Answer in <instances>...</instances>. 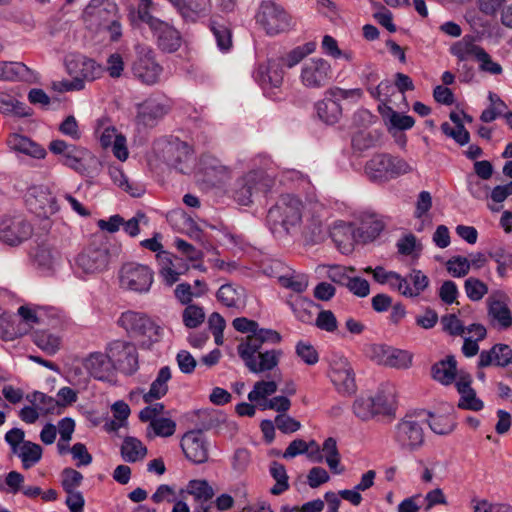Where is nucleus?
Listing matches in <instances>:
<instances>
[{
  "instance_id": "61",
  "label": "nucleus",
  "mask_w": 512,
  "mask_h": 512,
  "mask_svg": "<svg viewBox=\"0 0 512 512\" xmlns=\"http://www.w3.org/2000/svg\"><path fill=\"white\" fill-rule=\"evenodd\" d=\"M149 428L155 436L169 437L175 433L176 423L170 418L161 417L149 422Z\"/></svg>"
},
{
  "instance_id": "29",
  "label": "nucleus",
  "mask_w": 512,
  "mask_h": 512,
  "mask_svg": "<svg viewBox=\"0 0 512 512\" xmlns=\"http://www.w3.org/2000/svg\"><path fill=\"white\" fill-rule=\"evenodd\" d=\"M330 237L342 253H349L353 249L356 229L353 224L336 221L330 228Z\"/></svg>"
},
{
  "instance_id": "13",
  "label": "nucleus",
  "mask_w": 512,
  "mask_h": 512,
  "mask_svg": "<svg viewBox=\"0 0 512 512\" xmlns=\"http://www.w3.org/2000/svg\"><path fill=\"white\" fill-rule=\"evenodd\" d=\"M108 358L117 370L132 375L138 370V353L134 344L124 340H114L107 344Z\"/></svg>"
},
{
  "instance_id": "35",
  "label": "nucleus",
  "mask_w": 512,
  "mask_h": 512,
  "mask_svg": "<svg viewBox=\"0 0 512 512\" xmlns=\"http://www.w3.org/2000/svg\"><path fill=\"white\" fill-rule=\"evenodd\" d=\"M8 144L11 149L36 159H43L47 155L46 150L40 144L21 134H11Z\"/></svg>"
},
{
  "instance_id": "34",
  "label": "nucleus",
  "mask_w": 512,
  "mask_h": 512,
  "mask_svg": "<svg viewBox=\"0 0 512 512\" xmlns=\"http://www.w3.org/2000/svg\"><path fill=\"white\" fill-rule=\"evenodd\" d=\"M483 49L484 48L476 44L473 36L465 35L450 46L449 52L461 62L470 59H474L476 61Z\"/></svg>"
},
{
  "instance_id": "9",
  "label": "nucleus",
  "mask_w": 512,
  "mask_h": 512,
  "mask_svg": "<svg viewBox=\"0 0 512 512\" xmlns=\"http://www.w3.org/2000/svg\"><path fill=\"white\" fill-rule=\"evenodd\" d=\"M153 282L154 273L147 265L129 262L125 263L119 271L120 287L127 291L148 293Z\"/></svg>"
},
{
  "instance_id": "27",
  "label": "nucleus",
  "mask_w": 512,
  "mask_h": 512,
  "mask_svg": "<svg viewBox=\"0 0 512 512\" xmlns=\"http://www.w3.org/2000/svg\"><path fill=\"white\" fill-rule=\"evenodd\" d=\"M116 9L110 0H91L84 10V17L92 24L102 26L113 19Z\"/></svg>"
},
{
  "instance_id": "43",
  "label": "nucleus",
  "mask_w": 512,
  "mask_h": 512,
  "mask_svg": "<svg viewBox=\"0 0 512 512\" xmlns=\"http://www.w3.org/2000/svg\"><path fill=\"white\" fill-rule=\"evenodd\" d=\"M316 50L315 42H307L303 45L297 46L290 50L285 56L281 57L279 62H281L282 66H286L287 68H293L297 64L301 63V61L307 57L308 55L314 53Z\"/></svg>"
},
{
  "instance_id": "41",
  "label": "nucleus",
  "mask_w": 512,
  "mask_h": 512,
  "mask_svg": "<svg viewBox=\"0 0 512 512\" xmlns=\"http://www.w3.org/2000/svg\"><path fill=\"white\" fill-rule=\"evenodd\" d=\"M299 233L305 241L318 243L324 237V223L319 215L312 214L306 219V223L301 227Z\"/></svg>"
},
{
  "instance_id": "31",
  "label": "nucleus",
  "mask_w": 512,
  "mask_h": 512,
  "mask_svg": "<svg viewBox=\"0 0 512 512\" xmlns=\"http://www.w3.org/2000/svg\"><path fill=\"white\" fill-rule=\"evenodd\" d=\"M457 374V361L453 355L446 356L431 367V377L444 386L454 383Z\"/></svg>"
},
{
  "instance_id": "54",
  "label": "nucleus",
  "mask_w": 512,
  "mask_h": 512,
  "mask_svg": "<svg viewBox=\"0 0 512 512\" xmlns=\"http://www.w3.org/2000/svg\"><path fill=\"white\" fill-rule=\"evenodd\" d=\"M187 492L193 495L195 500L203 502H209L214 496V490L206 480H191Z\"/></svg>"
},
{
  "instance_id": "40",
  "label": "nucleus",
  "mask_w": 512,
  "mask_h": 512,
  "mask_svg": "<svg viewBox=\"0 0 512 512\" xmlns=\"http://www.w3.org/2000/svg\"><path fill=\"white\" fill-rule=\"evenodd\" d=\"M42 453L43 450L39 444L27 441L13 454L20 458L22 467L27 470L35 466L41 460Z\"/></svg>"
},
{
  "instance_id": "48",
  "label": "nucleus",
  "mask_w": 512,
  "mask_h": 512,
  "mask_svg": "<svg viewBox=\"0 0 512 512\" xmlns=\"http://www.w3.org/2000/svg\"><path fill=\"white\" fill-rule=\"evenodd\" d=\"M217 299L227 307H236L242 300L243 289L224 284L217 291Z\"/></svg>"
},
{
  "instance_id": "53",
  "label": "nucleus",
  "mask_w": 512,
  "mask_h": 512,
  "mask_svg": "<svg viewBox=\"0 0 512 512\" xmlns=\"http://www.w3.org/2000/svg\"><path fill=\"white\" fill-rule=\"evenodd\" d=\"M95 134L99 138L103 148L111 147L114 140L118 137L117 130L109 123L106 118L99 119L95 127Z\"/></svg>"
},
{
  "instance_id": "64",
  "label": "nucleus",
  "mask_w": 512,
  "mask_h": 512,
  "mask_svg": "<svg viewBox=\"0 0 512 512\" xmlns=\"http://www.w3.org/2000/svg\"><path fill=\"white\" fill-rule=\"evenodd\" d=\"M82 481L83 475L73 468H65L61 473V485L65 492L76 491Z\"/></svg>"
},
{
  "instance_id": "18",
  "label": "nucleus",
  "mask_w": 512,
  "mask_h": 512,
  "mask_svg": "<svg viewBox=\"0 0 512 512\" xmlns=\"http://www.w3.org/2000/svg\"><path fill=\"white\" fill-rule=\"evenodd\" d=\"M487 317L490 325L494 328L506 330L512 326L509 298L504 292H493L487 298Z\"/></svg>"
},
{
  "instance_id": "38",
  "label": "nucleus",
  "mask_w": 512,
  "mask_h": 512,
  "mask_svg": "<svg viewBox=\"0 0 512 512\" xmlns=\"http://www.w3.org/2000/svg\"><path fill=\"white\" fill-rule=\"evenodd\" d=\"M366 274H371L375 282L380 285H388L390 289L399 292L401 289L402 276L395 271H388L382 266L375 268L367 266L363 269Z\"/></svg>"
},
{
  "instance_id": "50",
  "label": "nucleus",
  "mask_w": 512,
  "mask_h": 512,
  "mask_svg": "<svg viewBox=\"0 0 512 512\" xmlns=\"http://www.w3.org/2000/svg\"><path fill=\"white\" fill-rule=\"evenodd\" d=\"M33 341L37 347L49 355L55 354L60 348V338L47 331L36 332Z\"/></svg>"
},
{
  "instance_id": "58",
  "label": "nucleus",
  "mask_w": 512,
  "mask_h": 512,
  "mask_svg": "<svg viewBox=\"0 0 512 512\" xmlns=\"http://www.w3.org/2000/svg\"><path fill=\"white\" fill-rule=\"evenodd\" d=\"M277 391V384L275 381H258L254 384L253 389L248 394V399L251 402L264 399L267 396L274 394Z\"/></svg>"
},
{
  "instance_id": "6",
  "label": "nucleus",
  "mask_w": 512,
  "mask_h": 512,
  "mask_svg": "<svg viewBox=\"0 0 512 512\" xmlns=\"http://www.w3.org/2000/svg\"><path fill=\"white\" fill-rule=\"evenodd\" d=\"M362 90L359 88L343 89L332 87L326 90L324 98L317 102L316 111L318 117L327 124L337 123L342 116V100H359L362 96Z\"/></svg>"
},
{
  "instance_id": "56",
  "label": "nucleus",
  "mask_w": 512,
  "mask_h": 512,
  "mask_svg": "<svg viewBox=\"0 0 512 512\" xmlns=\"http://www.w3.org/2000/svg\"><path fill=\"white\" fill-rule=\"evenodd\" d=\"M464 288L467 297L471 301H480L488 293V286L474 277L465 280Z\"/></svg>"
},
{
  "instance_id": "42",
  "label": "nucleus",
  "mask_w": 512,
  "mask_h": 512,
  "mask_svg": "<svg viewBox=\"0 0 512 512\" xmlns=\"http://www.w3.org/2000/svg\"><path fill=\"white\" fill-rule=\"evenodd\" d=\"M147 454L143 443L135 437H126L121 446V456L126 462L134 463L142 460Z\"/></svg>"
},
{
  "instance_id": "2",
  "label": "nucleus",
  "mask_w": 512,
  "mask_h": 512,
  "mask_svg": "<svg viewBox=\"0 0 512 512\" xmlns=\"http://www.w3.org/2000/svg\"><path fill=\"white\" fill-rule=\"evenodd\" d=\"M305 205L291 194L281 195L268 210L266 224L276 239H287L299 234L303 224Z\"/></svg>"
},
{
  "instance_id": "30",
  "label": "nucleus",
  "mask_w": 512,
  "mask_h": 512,
  "mask_svg": "<svg viewBox=\"0 0 512 512\" xmlns=\"http://www.w3.org/2000/svg\"><path fill=\"white\" fill-rule=\"evenodd\" d=\"M375 352L380 355L379 363L397 369H407L412 364V354L393 347L377 346Z\"/></svg>"
},
{
  "instance_id": "22",
  "label": "nucleus",
  "mask_w": 512,
  "mask_h": 512,
  "mask_svg": "<svg viewBox=\"0 0 512 512\" xmlns=\"http://www.w3.org/2000/svg\"><path fill=\"white\" fill-rule=\"evenodd\" d=\"M167 101L150 97L137 104L136 121L145 127H154L169 111Z\"/></svg>"
},
{
  "instance_id": "16",
  "label": "nucleus",
  "mask_w": 512,
  "mask_h": 512,
  "mask_svg": "<svg viewBox=\"0 0 512 512\" xmlns=\"http://www.w3.org/2000/svg\"><path fill=\"white\" fill-rule=\"evenodd\" d=\"M328 376L341 395L350 396L356 392L355 374L345 357L339 355L332 357Z\"/></svg>"
},
{
  "instance_id": "20",
  "label": "nucleus",
  "mask_w": 512,
  "mask_h": 512,
  "mask_svg": "<svg viewBox=\"0 0 512 512\" xmlns=\"http://www.w3.org/2000/svg\"><path fill=\"white\" fill-rule=\"evenodd\" d=\"M67 73L81 80L85 84L86 81L92 82L99 79L104 72V68L95 60L87 58L83 55H72L66 60Z\"/></svg>"
},
{
  "instance_id": "4",
  "label": "nucleus",
  "mask_w": 512,
  "mask_h": 512,
  "mask_svg": "<svg viewBox=\"0 0 512 512\" xmlns=\"http://www.w3.org/2000/svg\"><path fill=\"white\" fill-rule=\"evenodd\" d=\"M155 156L169 167L181 173H188L191 169V147L178 138H160L153 143Z\"/></svg>"
},
{
  "instance_id": "57",
  "label": "nucleus",
  "mask_w": 512,
  "mask_h": 512,
  "mask_svg": "<svg viewBox=\"0 0 512 512\" xmlns=\"http://www.w3.org/2000/svg\"><path fill=\"white\" fill-rule=\"evenodd\" d=\"M202 169L207 175L222 178L229 174V169L212 156L205 155L201 158Z\"/></svg>"
},
{
  "instance_id": "7",
  "label": "nucleus",
  "mask_w": 512,
  "mask_h": 512,
  "mask_svg": "<svg viewBox=\"0 0 512 512\" xmlns=\"http://www.w3.org/2000/svg\"><path fill=\"white\" fill-rule=\"evenodd\" d=\"M256 22L267 35L274 36L289 31L294 22L282 6L273 1H263L256 14Z\"/></svg>"
},
{
  "instance_id": "28",
  "label": "nucleus",
  "mask_w": 512,
  "mask_h": 512,
  "mask_svg": "<svg viewBox=\"0 0 512 512\" xmlns=\"http://www.w3.org/2000/svg\"><path fill=\"white\" fill-rule=\"evenodd\" d=\"M159 49L166 53L177 51L182 43L180 32L171 24L163 21L152 31Z\"/></svg>"
},
{
  "instance_id": "46",
  "label": "nucleus",
  "mask_w": 512,
  "mask_h": 512,
  "mask_svg": "<svg viewBox=\"0 0 512 512\" xmlns=\"http://www.w3.org/2000/svg\"><path fill=\"white\" fill-rule=\"evenodd\" d=\"M211 9V0H188L184 13V21L195 23L206 17Z\"/></svg>"
},
{
  "instance_id": "47",
  "label": "nucleus",
  "mask_w": 512,
  "mask_h": 512,
  "mask_svg": "<svg viewBox=\"0 0 512 512\" xmlns=\"http://www.w3.org/2000/svg\"><path fill=\"white\" fill-rule=\"evenodd\" d=\"M322 452L325 453V461L330 470L334 474H342L345 469L340 465V454L334 438L329 437L324 441Z\"/></svg>"
},
{
  "instance_id": "15",
  "label": "nucleus",
  "mask_w": 512,
  "mask_h": 512,
  "mask_svg": "<svg viewBox=\"0 0 512 512\" xmlns=\"http://www.w3.org/2000/svg\"><path fill=\"white\" fill-rule=\"evenodd\" d=\"M25 202L28 209L41 218H49L59 210L56 196L44 185L29 188Z\"/></svg>"
},
{
  "instance_id": "8",
  "label": "nucleus",
  "mask_w": 512,
  "mask_h": 512,
  "mask_svg": "<svg viewBox=\"0 0 512 512\" xmlns=\"http://www.w3.org/2000/svg\"><path fill=\"white\" fill-rule=\"evenodd\" d=\"M299 82L308 90L325 88L333 79L330 62L322 57H312L301 64Z\"/></svg>"
},
{
  "instance_id": "63",
  "label": "nucleus",
  "mask_w": 512,
  "mask_h": 512,
  "mask_svg": "<svg viewBox=\"0 0 512 512\" xmlns=\"http://www.w3.org/2000/svg\"><path fill=\"white\" fill-rule=\"evenodd\" d=\"M476 62L478 63L479 71L482 73L500 75L503 72L501 64L494 61L492 57L485 51V49H483L480 55L477 57Z\"/></svg>"
},
{
  "instance_id": "44",
  "label": "nucleus",
  "mask_w": 512,
  "mask_h": 512,
  "mask_svg": "<svg viewBox=\"0 0 512 512\" xmlns=\"http://www.w3.org/2000/svg\"><path fill=\"white\" fill-rule=\"evenodd\" d=\"M287 303L298 320L303 323H310L312 321L313 315L310 311V308L314 304L311 300L297 295L290 296L287 300Z\"/></svg>"
},
{
  "instance_id": "19",
  "label": "nucleus",
  "mask_w": 512,
  "mask_h": 512,
  "mask_svg": "<svg viewBox=\"0 0 512 512\" xmlns=\"http://www.w3.org/2000/svg\"><path fill=\"white\" fill-rule=\"evenodd\" d=\"M32 235V226L22 216L3 218L0 222V240L10 246H17Z\"/></svg>"
},
{
  "instance_id": "32",
  "label": "nucleus",
  "mask_w": 512,
  "mask_h": 512,
  "mask_svg": "<svg viewBox=\"0 0 512 512\" xmlns=\"http://www.w3.org/2000/svg\"><path fill=\"white\" fill-rule=\"evenodd\" d=\"M429 278L418 269H413L408 277L402 276L399 293L407 298H416L429 286Z\"/></svg>"
},
{
  "instance_id": "3",
  "label": "nucleus",
  "mask_w": 512,
  "mask_h": 512,
  "mask_svg": "<svg viewBox=\"0 0 512 512\" xmlns=\"http://www.w3.org/2000/svg\"><path fill=\"white\" fill-rule=\"evenodd\" d=\"M273 180L262 169H252L236 179L232 194L234 200L248 206L271 189Z\"/></svg>"
},
{
  "instance_id": "62",
  "label": "nucleus",
  "mask_w": 512,
  "mask_h": 512,
  "mask_svg": "<svg viewBox=\"0 0 512 512\" xmlns=\"http://www.w3.org/2000/svg\"><path fill=\"white\" fill-rule=\"evenodd\" d=\"M446 269L453 277H464L470 271V261L463 256H454L446 262Z\"/></svg>"
},
{
  "instance_id": "55",
  "label": "nucleus",
  "mask_w": 512,
  "mask_h": 512,
  "mask_svg": "<svg viewBox=\"0 0 512 512\" xmlns=\"http://www.w3.org/2000/svg\"><path fill=\"white\" fill-rule=\"evenodd\" d=\"M210 28L216 39L218 47L222 51L229 50L232 44L230 30L224 24H221L214 19L210 22Z\"/></svg>"
},
{
  "instance_id": "24",
  "label": "nucleus",
  "mask_w": 512,
  "mask_h": 512,
  "mask_svg": "<svg viewBox=\"0 0 512 512\" xmlns=\"http://www.w3.org/2000/svg\"><path fill=\"white\" fill-rule=\"evenodd\" d=\"M253 77L262 88L280 87L284 77L283 66L279 60L271 59L266 64H259Z\"/></svg>"
},
{
  "instance_id": "52",
  "label": "nucleus",
  "mask_w": 512,
  "mask_h": 512,
  "mask_svg": "<svg viewBox=\"0 0 512 512\" xmlns=\"http://www.w3.org/2000/svg\"><path fill=\"white\" fill-rule=\"evenodd\" d=\"M204 309L196 304H189L182 312V322L188 329L198 328L205 320Z\"/></svg>"
},
{
  "instance_id": "37",
  "label": "nucleus",
  "mask_w": 512,
  "mask_h": 512,
  "mask_svg": "<svg viewBox=\"0 0 512 512\" xmlns=\"http://www.w3.org/2000/svg\"><path fill=\"white\" fill-rule=\"evenodd\" d=\"M18 314L27 325L32 327L36 324L45 323L46 318L54 316L55 310L38 305H22L18 308Z\"/></svg>"
},
{
  "instance_id": "59",
  "label": "nucleus",
  "mask_w": 512,
  "mask_h": 512,
  "mask_svg": "<svg viewBox=\"0 0 512 512\" xmlns=\"http://www.w3.org/2000/svg\"><path fill=\"white\" fill-rule=\"evenodd\" d=\"M279 283L284 288L296 293L304 292L308 287V277L304 274H292L291 276L279 277Z\"/></svg>"
},
{
  "instance_id": "21",
  "label": "nucleus",
  "mask_w": 512,
  "mask_h": 512,
  "mask_svg": "<svg viewBox=\"0 0 512 512\" xmlns=\"http://www.w3.org/2000/svg\"><path fill=\"white\" fill-rule=\"evenodd\" d=\"M156 258L159 276L167 286L175 284L179 280L180 275L188 270V265L185 261L170 252L160 251L156 254Z\"/></svg>"
},
{
  "instance_id": "11",
  "label": "nucleus",
  "mask_w": 512,
  "mask_h": 512,
  "mask_svg": "<svg viewBox=\"0 0 512 512\" xmlns=\"http://www.w3.org/2000/svg\"><path fill=\"white\" fill-rule=\"evenodd\" d=\"M49 151L58 156V162L77 173L83 174L86 170V161L90 152L75 144L68 143L62 139H54L49 143Z\"/></svg>"
},
{
  "instance_id": "45",
  "label": "nucleus",
  "mask_w": 512,
  "mask_h": 512,
  "mask_svg": "<svg viewBox=\"0 0 512 512\" xmlns=\"http://www.w3.org/2000/svg\"><path fill=\"white\" fill-rule=\"evenodd\" d=\"M488 99L490 105L482 111L480 116L481 121L485 123L492 122L500 116L504 117L508 112L507 105L496 93L489 92Z\"/></svg>"
},
{
  "instance_id": "23",
  "label": "nucleus",
  "mask_w": 512,
  "mask_h": 512,
  "mask_svg": "<svg viewBox=\"0 0 512 512\" xmlns=\"http://www.w3.org/2000/svg\"><path fill=\"white\" fill-rule=\"evenodd\" d=\"M182 450L190 461L201 464L208 459V447L201 432L190 431L181 440Z\"/></svg>"
},
{
  "instance_id": "25",
  "label": "nucleus",
  "mask_w": 512,
  "mask_h": 512,
  "mask_svg": "<svg viewBox=\"0 0 512 512\" xmlns=\"http://www.w3.org/2000/svg\"><path fill=\"white\" fill-rule=\"evenodd\" d=\"M83 366L92 377L101 381L108 380L116 369L107 352L90 353L84 359Z\"/></svg>"
},
{
  "instance_id": "14",
  "label": "nucleus",
  "mask_w": 512,
  "mask_h": 512,
  "mask_svg": "<svg viewBox=\"0 0 512 512\" xmlns=\"http://www.w3.org/2000/svg\"><path fill=\"white\" fill-rule=\"evenodd\" d=\"M109 263V251L105 246L90 245L74 261V271L78 275H90L104 271Z\"/></svg>"
},
{
  "instance_id": "60",
  "label": "nucleus",
  "mask_w": 512,
  "mask_h": 512,
  "mask_svg": "<svg viewBox=\"0 0 512 512\" xmlns=\"http://www.w3.org/2000/svg\"><path fill=\"white\" fill-rule=\"evenodd\" d=\"M175 298L182 304V305H189L192 304V300L194 297L198 298L203 296V289L199 290H193V287L191 284L184 282L180 283L176 286L174 290Z\"/></svg>"
},
{
  "instance_id": "10",
  "label": "nucleus",
  "mask_w": 512,
  "mask_h": 512,
  "mask_svg": "<svg viewBox=\"0 0 512 512\" xmlns=\"http://www.w3.org/2000/svg\"><path fill=\"white\" fill-rule=\"evenodd\" d=\"M163 67L156 61L152 48L145 45L136 46V59L132 65V73L141 83L155 85L160 81Z\"/></svg>"
},
{
  "instance_id": "5",
  "label": "nucleus",
  "mask_w": 512,
  "mask_h": 512,
  "mask_svg": "<svg viewBox=\"0 0 512 512\" xmlns=\"http://www.w3.org/2000/svg\"><path fill=\"white\" fill-rule=\"evenodd\" d=\"M412 171V167L402 158L389 154H377L365 165V173L373 182H386Z\"/></svg>"
},
{
  "instance_id": "36",
  "label": "nucleus",
  "mask_w": 512,
  "mask_h": 512,
  "mask_svg": "<svg viewBox=\"0 0 512 512\" xmlns=\"http://www.w3.org/2000/svg\"><path fill=\"white\" fill-rule=\"evenodd\" d=\"M171 379V370L168 366L162 367L156 379L151 383L148 392L143 393V400L145 403H151L153 400H158L164 397L168 391V382Z\"/></svg>"
},
{
  "instance_id": "33",
  "label": "nucleus",
  "mask_w": 512,
  "mask_h": 512,
  "mask_svg": "<svg viewBox=\"0 0 512 512\" xmlns=\"http://www.w3.org/2000/svg\"><path fill=\"white\" fill-rule=\"evenodd\" d=\"M0 80L35 82L37 75L21 62H0Z\"/></svg>"
},
{
  "instance_id": "17",
  "label": "nucleus",
  "mask_w": 512,
  "mask_h": 512,
  "mask_svg": "<svg viewBox=\"0 0 512 512\" xmlns=\"http://www.w3.org/2000/svg\"><path fill=\"white\" fill-rule=\"evenodd\" d=\"M118 325L130 335L158 336L160 327L145 313L128 310L123 312L117 321Z\"/></svg>"
},
{
  "instance_id": "12",
  "label": "nucleus",
  "mask_w": 512,
  "mask_h": 512,
  "mask_svg": "<svg viewBox=\"0 0 512 512\" xmlns=\"http://www.w3.org/2000/svg\"><path fill=\"white\" fill-rule=\"evenodd\" d=\"M393 439L401 450L416 451L424 443L423 424L413 415H406L396 424Z\"/></svg>"
},
{
  "instance_id": "49",
  "label": "nucleus",
  "mask_w": 512,
  "mask_h": 512,
  "mask_svg": "<svg viewBox=\"0 0 512 512\" xmlns=\"http://www.w3.org/2000/svg\"><path fill=\"white\" fill-rule=\"evenodd\" d=\"M270 474L276 481V484L270 489L273 495H280L289 488L288 475L285 466L276 461L270 466Z\"/></svg>"
},
{
  "instance_id": "26",
  "label": "nucleus",
  "mask_w": 512,
  "mask_h": 512,
  "mask_svg": "<svg viewBox=\"0 0 512 512\" xmlns=\"http://www.w3.org/2000/svg\"><path fill=\"white\" fill-rule=\"evenodd\" d=\"M512 364V349L507 344L498 343L489 350H482L479 354L478 368L491 365L507 367Z\"/></svg>"
},
{
  "instance_id": "1",
  "label": "nucleus",
  "mask_w": 512,
  "mask_h": 512,
  "mask_svg": "<svg viewBox=\"0 0 512 512\" xmlns=\"http://www.w3.org/2000/svg\"><path fill=\"white\" fill-rule=\"evenodd\" d=\"M281 335L273 329H262L255 336H247L237 346L239 357L251 373L260 374L274 370L283 356L281 349H264L266 344H278Z\"/></svg>"
},
{
  "instance_id": "39",
  "label": "nucleus",
  "mask_w": 512,
  "mask_h": 512,
  "mask_svg": "<svg viewBox=\"0 0 512 512\" xmlns=\"http://www.w3.org/2000/svg\"><path fill=\"white\" fill-rule=\"evenodd\" d=\"M26 399L36 406L41 414H60L61 404L57 399L42 392L35 391L26 396Z\"/></svg>"
},
{
  "instance_id": "51",
  "label": "nucleus",
  "mask_w": 512,
  "mask_h": 512,
  "mask_svg": "<svg viewBox=\"0 0 512 512\" xmlns=\"http://www.w3.org/2000/svg\"><path fill=\"white\" fill-rule=\"evenodd\" d=\"M380 109L382 115L388 119L391 127L398 130H408L414 126V119L409 115H403L393 110L392 108L385 106L384 109Z\"/></svg>"
}]
</instances>
